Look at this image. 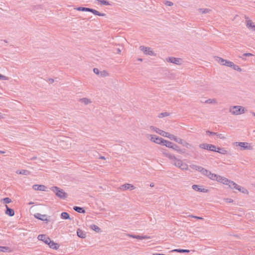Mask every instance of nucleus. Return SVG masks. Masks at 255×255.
<instances>
[{
  "label": "nucleus",
  "instance_id": "26",
  "mask_svg": "<svg viewBox=\"0 0 255 255\" xmlns=\"http://www.w3.org/2000/svg\"><path fill=\"white\" fill-rule=\"evenodd\" d=\"M171 252H177L180 253H189L190 251L189 250H185V249H174L171 251Z\"/></svg>",
  "mask_w": 255,
  "mask_h": 255
},
{
  "label": "nucleus",
  "instance_id": "10",
  "mask_svg": "<svg viewBox=\"0 0 255 255\" xmlns=\"http://www.w3.org/2000/svg\"><path fill=\"white\" fill-rule=\"evenodd\" d=\"M120 189L123 190H132L135 189V187L131 184L126 183L121 186Z\"/></svg>",
  "mask_w": 255,
  "mask_h": 255
},
{
  "label": "nucleus",
  "instance_id": "23",
  "mask_svg": "<svg viewBox=\"0 0 255 255\" xmlns=\"http://www.w3.org/2000/svg\"><path fill=\"white\" fill-rule=\"evenodd\" d=\"M215 152H217L222 154H226L228 153L227 150H226L224 148H220V147L216 148V151Z\"/></svg>",
  "mask_w": 255,
  "mask_h": 255
},
{
  "label": "nucleus",
  "instance_id": "11",
  "mask_svg": "<svg viewBox=\"0 0 255 255\" xmlns=\"http://www.w3.org/2000/svg\"><path fill=\"white\" fill-rule=\"evenodd\" d=\"M192 188L193 190L196 191L207 193L208 191V190L205 188H201L200 186L197 185H193Z\"/></svg>",
  "mask_w": 255,
  "mask_h": 255
},
{
  "label": "nucleus",
  "instance_id": "37",
  "mask_svg": "<svg viewBox=\"0 0 255 255\" xmlns=\"http://www.w3.org/2000/svg\"><path fill=\"white\" fill-rule=\"evenodd\" d=\"M17 173H19L20 174L27 175L30 174V172L27 170H21L18 172V171L16 172Z\"/></svg>",
  "mask_w": 255,
  "mask_h": 255
},
{
  "label": "nucleus",
  "instance_id": "40",
  "mask_svg": "<svg viewBox=\"0 0 255 255\" xmlns=\"http://www.w3.org/2000/svg\"><path fill=\"white\" fill-rule=\"evenodd\" d=\"M204 103L208 104H216L217 101L215 99H209L206 100Z\"/></svg>",
  "mask_w": 255,
  "mask_h": 255
},
{
  "label": "nucleus",
  "instance_id": "20",
  "mask_svg": "<svg viewBox=\"0 0 255 255\" xmlns=\"http://www.w3.org/2000/svg\"><path fill=\"white\" fill-rule=\"evenodd\" d=\"M247 27L252 30H255V25L250 20L247 21Z\"/></svg>",
  "mask_w": 255,
  "mask_h": 255
},
{
  "label": "nucleus",
  "instance_id": "60",
  "mask_svg": "<svg viewBox=\"0 0 255 255\" xmlns=\"http://www.w3.org/2000/svg\"><path fill=\"white\" fill-rule=\"evenodd\" d=\"M117 53H119V54H120V53H121V49H120L118 48V49H117Z\"/></svg>",
  "mask_w": 255,
  "mask_h": 255
},
{
  "label": "nucleus",
  "instance_id": "28",
  "mask_svg": "<svg viewBox=\"0 0 255 255\" xmlns=\"http://www.w3.org/2000/svg\"><path fill=\"white\" fill-rule=\"evenodd\" d=\"M182 161L180 159L176 158V159L173 161V162L172 163L173 165L175 166L180 167V164L182 163Z\"/></svg>",
  "mask_w": 255,
  "mask_h": 255
},
{
  "label": "nucleus",
  "instance_id": "59",
  "mask_svg": "<svg viewBox=\"0 0 255 255\" xmlns=\"http://www.w3.org/2000/svg\"><path fill=\"white\" fill-rule=\"evenodd\" d=\"M99 158L101 159H104V160L106 159V158L104 156H102V155H100L99 156Z\"/></svg>",
  "mask_w": 255,
  "mask_h": 255
},
{
  "label": "nucleus",
  "instance_id": "62",
  "mask_svg": "<svg viewBox=\"0 0 255 255\" xmlns=\"http://www.w3.org/2000/svg\"><path fill=\"white\" fill-rule=\"evenodd\" d=\"M5 153L4 151L0 150V154H2V153Z\"/></svg>",
  "mask_w": 255,
  "mask_h": 255
},
{
  "label": "nucleus",
  "instance_id": "6",
  "mask_svg": "<svg viewBox=\"0 0 255 255\" xmlns=\"http://www.w3.org/2000/svg\"><path fill=\"white\" fill-rule=\"evenodd\" d=\"M139 49L143 51L144 54L148 55H154L155 56L156 54L152 51L150 47H145L144 46H140Z\"/></svg>",
  "mask_w": 255,
  "mask_h": 255
},
{
  "label": "nucleus",
  "instance_id": "29",
  "mask_svg": "<svg viewBox=\"0 0 255 255\" xmlns=\"http://www.w3.org/2000/svg\"><path fill=\"white\" fill-rule=\"evenodd\" d=\"M199 172H201L204 175H205L207 177L210 172V171L201 167V169L200 170Z\"/></svg>",
  "mask_w": 255,
  "mask_h": 255
},
{
  "label": "nucleus",
  "instance_id": "12",
  "mask_svg": "<svg viewBox=\"0 0 255 255\" xmlns=\"http://www.w3.org/2000/svg\"><path fill=\"white\" fill-rule=\"evenodd\" d=\"M128 236L131 237L132 238L138 239V240H142V239H150L149 236H139V235H134L131 234H128Z\"/></svg>",
  "mask_w": 255,
  "mask_h": 255
},
{
  "label": "nucleus",
  "instance_id": "43",
  "mask_svg": "<svg viewBox=\"0 0 255 255\" xmlns=\"http://www.w3.org/2000/svg\"><path fill=\"white\" fill-rule=\"evenodd\" d=\"M89 7H78L76 9L78 11H89Z\"/></svg>",
  "mask_w": 255,
  "mask_h": 255
},
{
  "label": "nucleus",
  "instance_id": "51",
  "mask_svg": "<svg viewBox=\"0 0 255 255\" xmlns=\"http://www.w3.org/2000/svg\"><path fill=\"white\" fill-rule=\"evenodd\" d=\"M216 135L217 136L218 138L220 139H225V137L221 133H218L216 132Z\"/></svg>",
  "mask_w": 255,
  "mask_h": 255
},
{
  "label": "nucleus",
  "instance_id": "56",
  "mask_svg": "<svg viewBox=\"0 0 255 255\" xmlns=\"http://www.w3.org/2000/svg\"><path fill=\"white\" fill-rule=\"evenodd\" d=\"M253 56V54H252V53H244L243 55V56Z\"/></svg>",
  "mask_w": 255,
  "mask_h": 255
},
{
  "label": "nucleus",
  "instance_id": "1",
  "mask_svg": "<svg viewBox=\"0 0 255 255\" xmlns=\"http://www.w3.org/2000/svg\"><path fill=\"white\" fill-rule=\"evenodd\" d=\"M229 111L234 115H239L245 113V108L240 106H231L230 108Z\"/></svg>",
  "mask_w": 255,
  "mask_h": 255
},
{
  "label": "nucleus",
  "instance_id": "49",
  "mask_svg": "<svg viewBox=\"0 0 255 255\" xmlns=\"http://www.w3.org/2000/svg\"><path fill=\"white\" fill-rule=\"evenodd\" d=\"M3 201L5 204H8L11 202V200L8 197L3 198Z\"/></svg>",
  "mask_w": 255,
  "mask_h": 255
},
{
  "label": "nucleus",
  "instance_id": "53",
  "mask_svg": "<svg viewBox=\"0 0 255 255\" xmlns=\"http://www.w3.org/2000/svg\"><path fill=\"white\" fill-rule=\"evenodd\" d=\"M165 3L166 5L169 6H172L173 5V3L170 1H166Z\"/></svg>",
  "mask_w": 255,
  "mask_h": 255
},
{
  "label": "nucleus",
  "instance_id": "52",
  "mask_svg": "<svg viewBox=\"0 0 255 255\" xmlns=\"http://www.w3.org/2000/svg\"><path fill=\"white\" fill-rule=\"evenodd\" d=\"M206 133L207 135H216V132L210 131L209 130H207L206 131Z\"/></svg>",
  "mask_w": 255,
  "mask_h": 255
},
{
  "label": "nucleus",
  "instance_id": "39",
  "mask_svg": "<svg viewBox=\"0 0 255 255\" xmlns=\"http://www.w3.org/2000/svg\"><path fill=\"white\" fill-rule=\"evenodd\" d=\"M190 167L192 169L198 170V171H199L202 166H198L195 164H191L190 165Z\"/></svg>",
  "mask_w": 255,
  "mask_h": 255
},
{
  "label": "nucleus",
  "instance_id": "25",
  "mask_svg": "<svg viewBox=\"0 0 255 255\" xmlns=\"http://www.w3.org/2000/svg\"><path fill=\"white\" fill-rule=\"evenodd\" d=\"M172 149L177 151L179 153H184V150L180 149L179 147L175 143H174Z\"/></svg>",
  "mask_w": 255,
  "mask_h": 255
},
{
  "label": "nucleus",
  "instance_id": "57",
  "mask_svg": "<svg viewBox=\"0 0 255 255\" xmlns=\"http://www.w3.org/2000/svg\"><path fill=\"white\" fill-rule=\"evenodd\" d=\"M93 71L96 74H99V70L98 68H94Z\"/></svg>",
  "mask_w": 255,
  "mask_h": 255
},
{
  "label": "nucleus",
  "instance_id": "58",
  "mask_svg": "<svg viewBox=\"0 0 255 255\" xmlns=\"http://www.w3.org/2000/svg\"><path fill=\"white\" fill-rule=\"evenodd\" d=\"M48 82L52 84V83H53L54 82V80L53 79H52V78H50V79H48Z\"/></svg>",
  "mask_w": 255,
  "mask_h": 255
},
{
  "label": "nucleus",
  "instance_id": "63",
  "mask_svg": "<svg viewBox=\"0 0 255 255\" xmlns=\"http://www.w3.org/2000/svg\"><path fill=\"white\" fill-rule=\"evenodd\" d=\"M150 187H153V186H154V184H153V183H151V184H150Z\"/></svg>",
  "mask_w": 255,
  "mask_h": 255
},
{
  "label": "nucleus",
  "instance_id": "48",
  "mask_svg": "<svg viewBox=\"0 0 255 255\" xmlns=\"http://www.w3.org/2000/svg\"><path fill=\"white\" fill-rule=\"evenodd\" d=\"M208 144L207 143H201L199 145L200 148L204 149H207Z\"/></svg>",
  "mask_w": 255,
  "mask_h": 255
},
{
  "label": "nucleus",
  "instance_id": "44",
  "mask_svg": "<svg viewBox=\"0 0 255 255\" xmlns=\"http://www.w3.org/2000/svg\"><path fill=\"white\" fill-rule=\"evenodd\" d=\"M168 116H169V113H168L167 112H164V113H161L159 114L158 117L159 118H163L165 117H167Z\"/></svg>",
  "mask_w": 255,
  "mask_h": 255
},
{
  "label": "nucleus",
  "instance_id": "2",
  "mask_svg": "<svg viewBox=\"0 0 255 255\" xmlns=\"http://www.w3.org/2000/svg\"><path fill=\"white\" fill-rule=\"evenodd\" d=\"M52 191H53L56 194V195L60 198L65 199L67 197V194L63 191V190L56 187L53 186L51 188Z\"/></svg>",
  "mask_w": 255,
  "mask_h": 255
},
{
  "label": "nucleus",
  "instance_id": "7",
  "mask_svg": "<svg viewBox=\"0 0 255 255\" xmlns=\"http://www.w3.org/2000/svg\"><path fill=\"white\" fill-rule=\"evenodd\" d=\"M166 61L168 62L175 64L176 65H180L182 63V59L178 58L173 57H169L166 59Z\"/></svg>",
  "mask_w": 255,
  "mask_h": 255
},
{
  "label": "nucleus",
  "instance_id": "22",
  "mask_svg": "<svg viewBox=\"0 0 255 255\" xmlns=\"http://www.w3.org/2000/svg\"><path fill=\"white\" fill-rule=\"evenodd\" d=\"M73 209L78 212V213H85V210L82 208V207H78V206H74L73 207Z\"/></svg>",
  "mask_w": 255,
  "mask_h": 255
},
{
  "label": "nucleus",
  "instance_id": "42",
  "mask_svg": "<svg viewBox=\"0 0 255 255\" xmlns=\"http://www.w3.org/2000/svg\"><path fill=\"white\" fill-rule=\"evenodd\" d=\"M231 68H232L233 69L237 70L238 71L241 72L242 71V69L239 67L238 65H235L234 63L232 64Z\"/></svg>",
  "mask_w": 255,
  "mask_h": 255
},
{
  "label": "nucleus",
  "instance_id": "36",
  "mask_svg": "<svg viewBox=\"0 0 255 255\" xmlns=\"http://www.w3.org/2000/svg\"><path fill=\"white\" fill-rule=\"evenodd\" d=\"M179 168L183 170H187L188 169V166L187 164L182 162V163L180 164V167Z\"/></svg>",
  "mask_w": 255,
  "mask_h": 255
},
{
  "label": "nucleus",
  "instance_id": "35",
  "mask_svg": "<svg viewBox=\"0 0 255 255\" xmlns=\"http://www.w3.org/2000/svg\"><path fill=\"white\" fill-rule=\"evenodd\" d=\"M91 228L96 232H99L101 231V229L96 225H91Z\"/></svg>",
  "mask_w": 255,
  "mask_h": 255
},
{
  "label": "nucleus",
  "instance_id": "46",
  "mask_svg": "<svg viewBox=\"0 0 255 255\" xmlns=\"http://www.w3.org/2000/svg\"><path fill=\"white\" fill-rule=\"evenodd\" d=\"M9 248L7 247H0V252H6L9 250Z\"/></svg>",
  "mask_w": 255,
  "mask_h": 255
},
{
  "label": "nucleus",
  "instance_id": "61",
  "mask_svg": "<svg viewBox=\"0 0 255 255\" xmlns=\"http://www.w3.org/2000/svg\"><path fill=\"white\" fill-rule=\"evenodd\" d=\"M152 255H161L159 253H154Z\"/></svg>",
  "mask_w": 255,
  "mask_h": 255
},
{
  "label": "nucleus",
  "instance_id": "17",
  "mask_svg": "<svg viewBox=\"0 0 255 255\" xmlns=\"http://www.w3.org/2000/svg\"><path fill=\"white\" fill-rule=\"evenodd\" d=\"M177 143L182 144L184 146L186 147L187 148H188L189 146H191V145L187 142L186 141H184L181 138H179L177 141Z\"/></svg>",
  "mask_w": 255,
  "mask_h": 255
},
{
  "label": "nucleus",
  "instance_id": "8",
  "mask_svg": "<svg viewBox=\"0 0 255 255\" xmlns=\"http://www.w3.org/2000/svg\"><path fill=\"white\" fill-rule=\"evenodd\" d=\"M37 239L39 241H43L46 245H48L49 243H50L51 239L46 235H39L37 237Z\"/></svg>",
  "mask_w": 255,
  "mask_h": 255
},
{
  "label": "nucleus",
  "instance_id": "9",
  "mask_svg": "<svg viewBox=\"0 0 255 255\" xmlns=\"http://www.w3.org/2000/svg\"><path fill=\"white\" fill-rule=\"evenodd\" d=\"M150 129L154 130V131H155L156 132L158 133V134H159L160 135L165 137V135H167V132H166L165 131H163L161 129H160L155 127H153V126H151L150 127Z\"/></svg>",
  "mask_w": 255,
  "mask_h": 255
},
{
  "label": "nucleus",
  "instance_id": "55",
  "mask_svg": "<svg viewBox=\"0 0 255 255\" xmlns=\"http://www.w3.org/2000/svg\"><path fill=\"white\" fill-rule=\"evenodd\" d=\"M190 216L192 218H195L197 219H199V220H203L204 219L203 218L201 217H198V216H193V215H191Z\"/></svg>",
  "mask_w": 255,
  "mask_h": 255
},
{
  "label": "nucleus",
  "instance_id": "21",
  "mask_svg": "<svg viewBox=\"0 0 255 255\" xmlns=\"http://www.w3.org/2000/svg\"><path fill=\"white\" fill-rule=\"evenodd\" d=\"M77 236L81 238L84 239L86 238V234L80 229H78L77 230Z\"/></svg>",
  "mask_w": 255,
  "mask_h": 255
},
{
  "label": "nucleus",
  "instance_id": "24",
  "mask_svg": "<svg viewBox=\"0 0 255 255\" xmlns=\"http://www.w3.org/2000/svg\"><path fill=\"white\" fill-rule=\"evenodd\" d=\"M166 137H168L171 140H173L174 141L177 142L178 139L179 138L177 137L176 136L174 135L173 134H170L168 132H167V135H165Z\"/></svg>",
  "mask_w": 255,
  "mask_h": 255
},
{
  "label": "nucleus",
  "instance_id": "19",
  "mask_svg": "<svg viewBox=\"0 0 255 255\" xmlns=\"http://www.w3.org/2000/svg\"><path fill=\"white\" fill-rule=\"evenodd\" d=\"M48 245L50 248L54 250H57L59 247V245L58 244L55 243L53 241H51V240L50 243H49Z\"/></svg>",
  "mask_w": 255,
  "mask_h": 255
},
{
  "label": "nucleus",
  "instance_id": "45",
  "mask_svg": "<svg viewBox=\"0 0 255 255\" xmlns=\"http://www.w3.org/2000/svg\"><path fill=\"white\" fill-rule=\"evenodd\" d=\"M231 182V180H229L228 179H227L225 177H224V180H223V182H222V183L225 184V185H229Z\"/></svg>",
  "mask_w": 255,
  "mask_h": 255
},
{
  "label": "nucleus",
  "instance_id": "15",
  "mask_svg": "<svg viewBox=\"0 0 255 255\" xmlns=\"http://www.w3.org/2000/svg\"><path fill=\"white\" fill-rule=\"evenodd\" d=\"M6 210L5 211V213L8 216L12 217L14 215V211L12 209H11L8 207L7 205H5Z\"/></svg>",
  "mask_w": 255,
  "mask_h": 255
},
{
  "label": "nucleus",
  "instance_id": "41",
  "mask_svg": "<svg viewBox=\"0 0 255 255\" xmlns=\"http://www.w3.org/2000/svg\"><path fill=\"white\" fill-rule=\"evenodd\" d=\"M99 3L101 4L108 5H110V3L108 0H97Z\"/></svg>",
  "mask_w": 255,
  "mask_h": 255
},
{
  "label": "nucleus",
  "instance_id": "3",
  "mask_svg": "<svg viewBox=\"0 0 255 255\" xmlns=\"http://www.w3.org/2000/svg\"><path fill=\"white\" fill-rule=\"evenodd\" d=\"M234 144L237 146H240L241 150H252L253 149V147L251 145L250 143L248 142H236L234 143Z\"/></svg>",
  "mask_w": 255,
  "mask_h": 255
},
{
  "label": "nucleus",
  "instance_id": "38",
  "mask_svg": "<svg viewBox=\"0 0 255 255\" xmlns=\"http://www.w3.org/2000/svg\"><path fill=\"white\" fill-rule=\"evenodd\" d=\"M166 156L171 160V163H172L173 161L176 159L174 155L169 153H166Z\"/></svg>",
  "mask_w": 255,
  "mask_h": 255
},
{
  "label": "nucleus",
  "instance_id": "18",
  "mask_svg": "<svg viewBox=\"0 0 255 255\" xmlns=\"http://www.w3.org/2000/svg\"><path fill=\"white\" fill-rule=\"evenodd\" d=\"M161 144L165 145L167 147L172 148V146H173V145L174 144V143H173V142H172L171 141H169L168 140H165V139H163V142H162Z\"/></svg>",
  "mask_w": 255,
  "mask_h": 255
},
{
  "label": "nucleus",
  "instance_id": "16",
  "mask_svg": "<svg viewBox=\"0 0 255 255\" xmlns=\"http://www.w3.org/2000/svg\"><path fill=\"white\" fill-rule=\"evenodd\" d=\"M88 12H91L93 13L94 14L96 15H98V16H104L106 15L105 13H101L99 11H97V10H95L94 9L91 8H89Z\"/></svg>",
  "mask_w": 255,
  "mask_h": 255
},
{
  "label": "nucleus",
  "instance_id": "13",
  "mask_svg": "<svg viewBox=\"0 0 255 255\" xmlns=\"http://www.w3.org/2000/svg\"><path fill=\"white\" fill-rule=\"evenodd\" d=\"M34 217L39 219V220H40L41 221H49V220L47 219V215H42L40 213H36L34 215Z\"/></svg>",
  "mask_w": 255,
  "mask_h": 255
},
{
  "label": "nucleus",
  "instance_id": "47",
  "mask_svg": "<svg viewBox=\"0 0 255 255\" xmlns=\"http://www.w3.org/2000/svg\"><path fill=\"white\" fill-rule=\"evenodd\" d=\"M233 63V62L226 60V61H225L224 65L228 66V67H231L232 65H232Z\"/></svg>",
  "mask_w": 255,
  "mask_h": 255
},
{
  "label": "nucleus",
  "instance_id": "4",
  "mask_svg": "<svg viewBox=\"0 0 255 255\" xmlns=\"http://www.w3.org/2000/svg\"><path fill=\"white\" fill-rule=\"evenodd\" d=\"M229 186L231 189H237L238 190L243 193H246L248 192V190L247 189L241 187L240 185L237 184L235 182H234L233 181H231Z\"/></svg>",
  "mask_w": 255,
  "mask_h": 255
},
{
  "label": "nucleus",
  "instance_id": "50",
  "mask_svg": "<svg viewBox=\"0 0 255 255\" xmlns=\"http://www.w3.org/2000/svg\"><path fill=\"white\" fill-rule=\"evenodd\" d=\"M223 180H224V177H222L220 175H217V179H216L219 182L222 183L223 182Z\"/></svg>",
  "mask_w": 255,
  "mask_h": 255
},
{
  "label": "nucleus",
  "instance_id": "5",
  "mask_svg": "<svg viewBox=\"0 0 255 255\" xmlns=\"http://www.w3.org/2000/svg\"><path fill=\"white\" fill-rule=\"evenodd\" d=\"M147 137L152 142L159 144H161L163 142V138L158 137L155 135L147 134Z\"/></svg>",
  "mask_w": 255,
  "mask_h": 255
},
{
  "label": "nucleus",
  "instance_id": "34",
  "mask_svg": "<svg viewBox=\"0 0 255 255\" xmlns=\"http://www.w3.org/2000/svg\"><path fill=\"white\" fill-rule=\"evenodd\" d=\"M198 11L201 13L205 14L209 13L211 11V9L208 8H199Z\"/></svg>",
  "mask_w": 255,
  "mask_h": 255
},
{
  "label": "nucleus",
  "instance_id": "33",
  "mask_svg": "<svg viewBox=\"0 0 255 255\" xmlns=\"http://www.w3.org/2000/svg\"><path fill=\"white\" fill-rule=\"evenodd\" d=\"M61 217L63 219H71L69 214L67 212H62Z\"/></svg>",
  "mask_w": 255,
  "mask_h": 255
},
{
  "label": "nucleus",
  "instance_id": "30",
  "mask_svg": "<svg viewBox=\"0 0 255 255\" xmlns=\"http://www.w3.org/2000/svg\"><path fill=\"white\" fill-rule=\"evenodd\" d=\"M208 147L207 150L212 151H216V147L215 145L211 144H208Z\"/></svg>",
  "mask_w": 255,
  "mask_h": 255
},
{
  "label": "nucleus",
  "instance_id": "54",
  "mask_svg": "<svg viewBox=\"0 0 255 255\" xmlns=\"http://www.w3.org/2000/svg\"><path fill=\"white\" fill-rule=\"evenodd\" d=\"M0 80H7V77L0 74Z\"/></svg>",
  "mask_w": 255,
  "mask_h": 255
},
{
  "label": "nucleus",
  "instance_id": "64",
  "mask_svg": "<svg viewBox=\"0 0 255 255\" xmlns=\"http://www.w3.org/2000/svg\"><path fill=\"white\" fill-rule=\"evenodd\" d=\"M138 61H142V59H141V58H138Z\"/></svg>",
  "mask_w": 255,
  "mask_h": 255
},
{
  "label": "nucleus",
  "instance_id": "31",
  "mask_svg": "<svg viewBox=\"0 0 255 255\" xmlns=\"http://www.w3.org/2000/svg\"><path fill=\"white\" fill-rule=\"evenodd\" d=\"M216 60L220 64L222 65H224L225 64V61H226V60L223 59L222 58L219 57H215Z\"/></svg>",
  "mask_w": 255,
  "mask_h": 255
},
{
  "label": "nucleus",
  "instance_id": "32",
  "mask_svg": "<svg viewBox=\"0 0 255 255\" xmlns=\"http://www.w3.org/2000/svg\"><path fill=\"white\" fill-rule=\"evenodd\" d=\"M217 175H218L214 174V173H211V171H210L207 177L209 178H210L213 180H216V179H217Z\"/></svg>",
  "mask_w": 255,
  "mask_h": 255
},
{
  "label": "nucleus",
  "instance_id": "14",
  "mask_svg": "<svg viewBox=\"0 0 255 255\" xmlns=\"http://www.w3.org/2000/svg\"><path fill=\"white\" fill-rule=\"evenodd\" d=\"M32 188L35 190L45 191L46 187L43 185L35 184L33 185Z\"/></svg>",
  "mask_w": 255,
  "mask_h": 255
},
{
  "label": "nucleus",
  "instance_id": "27",
  "mask_svg": "<svg viewBox=\"0 0 255 255\" xmlns=\"http://www.w3.org/2000/svg\"><path fill=\"white\" fill-rule=\"evenodd\" d=\"M79 101L81 103H84L85 105H88L92 102L90 99L86 98L80 99Z\"/></svg>",
  "mask_w": 255,
  "mask_h": 255
}]
</instances>
